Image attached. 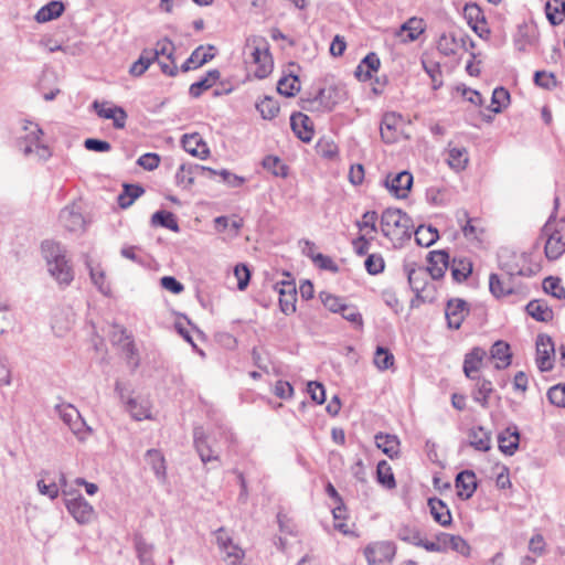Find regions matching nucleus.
I'll return each mask as SVG.
<instances>
[{"mask_svg":"<svg viewBox=\"0 0 565 565\" xmlns=\"http://www.w3.org/2000/svg\"><path fill=\"white\" fill-rule=\"evenodd\" d=\"M41 250L50 275L61 287L68 286L74 279V270L66 258L65 248L60 243L44 241Z\"/></svg>","mask_w":565,"mask_h":565,"instance_id":"f257e3e1","label":"nucleus"},{"mask_svg":"<svg viewBox=\"0 0 565 565\" xmlns=\"http://www.w3.org/2000/svg\"><path fill=\"white\" fill-rule=\"evenodd\" d=\"M412 218L401 209L388 207L381 215V232L388 238H409L413 228Z\"/></svg>","mask_w":565,"mask_h":565,"instance_id":"f03ea898","label":"nucleus"},{"mask_svg":"<svg viewBox=\"0 0 565 565\" xmlns=\"http://www.w3.org/2000/svg\"><path fill=\"white\" fill-rule=\"evenodd\" d=\"M23 129L25 135L21 136L18 141L20 151L28 158L33 157L38 161H46L52 152L46 145L40 142L43 135L42 129L38 124L31 121H26Z\"/></svg>","mask_w":565,"mask_h":565,"instance_id":"7ed1b4c3","label":"nucleus"},{"mask_svg":"<svg viewBox=\"0 0 565 565\" xmlns=\"http://www.w3.org/2000/svg\"><path fill=\"white\" fill-rule=\"evenodd\" d=\"M555 215L552 214L543 226L542 233L545 235V255L548 259L555 260L565 253V234L562 230L554 227Z\"/></svg>","mask_w":565,"mask_h":565,"instance_id":"20e7f679","label":"nucleus"},{"mask_svg":"<svg viewBox=\"0 0 565 565\" xmlns=\"http://www.w3.org/2000/svg\"><path fill=\"white\" fill-rule=\"evenodd\" d=\"M214 175H216V170L198 163L184 162L180 164L175 173V183L178 186L183 189H190L194 184L196 178H213Z\"/></svg>","mask_w":565,"mask_h":565,"instance_id":"39448f33","label":"nucleus"},{"mask_svg":"<svg viewBox=\"0 0 565 565\" xmlns=\"http://www.w3.org/2000/svg\"><path fill=\"white\" fill-rule=\"evenodd\" d=\"M250 49V56L253 63L256 65L254 74L257 78L263 79L267 77L274 67L273 57L266 42L259 45H248Z\"/></svg>","mask_w":565,"mask_h":565,"instance_id":"423d86ee","label":"nucleus"},{"mask_svg":"<svg viewBox=\"0 0 565 565\" xmlns=\"http://www.w3.org/2000/svg\"><path fill=\"white\" fill-rule=\"evenodd\" d=\"M65 507L78 524H89L95 519L93 505L82 494L66 500Z\"/></svg>","mask_w":565,"mask_h":565,"instance_id":"0eeeda50","label":"nucleus"},{"mask_svg":"<svg viewBox=\"0 0 565 565\" xmlns=\"http://www.w3.org/2000/svg\"><path fill=\"white\" fill-rule=\"evenodd\" d=\"M395 545L391 542H375L364 548L369 565H381L391 562L395 555Z\"/></svg>","mask_w":565,"mask_h":565,"instance_id":"6e6552de","label":"nucleus"},{"mask_svg":"<svg viewBox=\"0 0 565 565\" xmlns=\"http://www.w3.org/2000/svg\"><path fill=\"white\" fill-rule=\"evenodd\" d=\"M555 348L550 335L540 334L536 339V364L541 372H548L553 369V356Z\"/></svg>","mask_w":565,"mask_h":565,"instance_id":"1a4fd4ad","label":"nucleus"},{"mask_svg":"<svg viewBox=\"0 0 565 565\" xmlns=\"http://www.w3.org/2000/svg\"><path fill=\"white\" fill-rule=\"evenodd\" d=\"M93 108L95 109L98 117L104 119H111L116 129L125 128L128 116L122 107L111 105L108 102L95 100L93 103Z\"/></svg>","mask_w":565,"mask_h":565,"instance_id":"9d476101","label":"nucleus"},{"mask_svg":"<svg viewBox=\"0 0 565 565\" xmlns=\"http://www.w3.org/2000/svg\"><path fill=\"white\" fill-rule=\"evenodd\" d=\"M279 294V307L285 315H291L296 311L297 290L292 280H281L274 286Z\"/></svg>","mask_w":565,"mask_h":565,"instance_id":"9b49d317","label":"nucleus"},{"mask_svg":"<svg viewBox=\"0 0 565 565\" xmlns=\"http://www.w3.org/2000/svg\"><path fill=\"white\" fill-rule=\"evenodd\" d=\"M468 313L469 308L465 300L459 298L450 299L445 310L448 327L450 329H459Z\"/></svg>","mask_w":565,"mask_h":565,"instance_id":"f8f14e48","label":"nucleus"},{"mask_svg":"<svg viewBox=\"0 0 565 565\" xmlns=\"http://www.w3.org/2000/svg\"><path fill=\"white\" fill-rule=\"evenodd\" d=\"M413 184V175L408 171H401L394 177L387 175L385 185L397 199H405Z\"/></svg>","mask_w":565,"mask_h":565,"instance_id":"ddd939ff","label":"nucleus"},{"mask_svg":"<svg viewBox=\"0 0 565 565\" xmlns=\"http://www.w3.org/2000/svg\"><path fill=\"white\" fill-rule=\"evenodd\" d=\"M75 322V313L72 308H58L52 316V330L56 337H64Z\"/></svg>","mask_w":565,"mask_h":565,"instance_id":"4468645a","label":"nucleus"},{"mask_svg":"<svg viewBox=\"0 0 565 565\" xmlns=\"http://www.w3.org/2000/svg\"><path fill=\"white\" fill-rule=\"evenodd\" d=\"M193 440L195 450L204 465L207 462H220L218 455L214 454V450L207 443V436L205 435L203 427L199 426L194 428Z\"/></svg>","mask_w":565,"mask_h":565,"instance_id":"2eb2a0df","label":"nucleus"},{"mask_svg":"<svg viewBox=\"0 0 565 565\" xmlns=\"http://www.w3.org/2000/svg\"><path fill=\"white\" fill-rule=\"evenodd\" d=\"M55 409L58 413L60 418L75 435H79L83 431L86 424L77 408L71 404H61L56 405Z\"/></svg>","mask_w":565,"mask_h":565,"instance_id":"dca6fc26","label":"nucleus"},{"mask_svg":"<svg viewBox=\"0 0 565 565\" xmlns=\"http://www.w3.org/2000/svg\"><path fill=\"white\" fill-rule=\"evenodd\" d=\"M331 88H319L313 97L302 100V108L309 111H330L335 105V102L331 98Z\"/></svg>","mask_w":565,"mask_h":565,"instance_id":"f3484780","label":"nucleus"},{"mask_svg":"<svg viewBox=\"0 0 565 565\" xmlns=\"http://www.w3.org/2000/svg\"><path fill=\"white\" fill-rule=\"evenodd\" d=\"M427 259L426 274L428 273L433 279L443 278L449 267V254L446 250H431L428 253Z\"/></svg>","mask_w":565,"mask_h":565,"instance_id":"a211bd4d","label":"nucleus"},{"mask_svg":"<svg viewBox=\"0 0 565 565\" xmlns=\"http://www.w3.org/2000/svg\"><path fill=\"white\" fill-rule=\"evenodd\" d=\"M486 356V350L480 347L472 348V350L465 355L462 370L468 379L476 380L479 377L477 373L480 370Z\"/></svg>","mask_w":565,"mask_h":565,"instance_id":"6ab92c4d","label":"nucleus"},{"mask_svg":"<svg viewBox=\"0 0 565 565\" xmlns=\"http://www.w3.org/2000/svg\"><path fill=\"white\" fill-rule=\"evenodd\" d=\"M290 126L297 137L303 142H310L313 138V128L311 119L302 114H292L290 117Z\"/></svg>","mask_w":565,"mask_h":565,"instance_id":"aec40b11","label":"nucleus"},{"mask_svg":"<svg viewBox=\"0 0 565 565\" xmlns=\"http://www.w3.org/2000/svg\"><path fill=\"white\" fill-rule=\"evenodd\" d=\"M457 494L462 500L470 499L477 489V477L471 470H463L456 477Z\"/></svg>","mask_w":565,"mask_h":565,"instance_id":"412c9836","label":"nucleus"},{"mask_svg":"<svg viewBox=\"0 0 565 565\" xmlns=\"http://www.w3.org/2000/svg\"><path fill=\"white\" fill-rule=\"evenodd\" d=\"M402 122V116L395 113H386L381 121V137L384 142L393 143L397 140L398 126Z\"/></svg>","mask_w":565,"mask_h":565,"instance_id":"4be33fe9","label":"nucleus"},{"mask_svg":"<svg viewBox=\"0 0 565 565\" xmlns=\"http://www.w3.org/2000/svg\"><path fill=\"white\" fill-rule=\"evenodd\" d=\"M213 50V45H209L206 50L203 45L198 46L181 65V71L186 73L192 68H198L210 62L214 57V53H212Z\"/></svg>","mask_w":565,"mask_h":565,"instance_id":"5701e85b","label":"nucleus"},{"mask_svg":"<svg viewBox=\"0 0 565 565\" xmlns=\"http://www.w3.org/2000/svg\"><path fill=\"white\" fill-rule=\"evenodd\" d=\"M183 149L200 159H205L210 154V149L199 134L184 135L181 140Z\"/></svg>","mask_w":565,"mask_h":565,"instance_id":"b1692460","label":"nucleus"},{"mask_svg":"<svg viewBox=\"0 0 565 565\" xmlns=\"http://www.w3.org/2000/svg\"><path fill=\"white\" fill-rule=\"evenodd\" d=\"M60 223L68 232H79L84 228L83 215L74 206L64 207L58 215Z\"/></svg>","mask_w":565,"mask_h":565,"instance_id":"393cba45","label":"nucleus"},{"mask_svg":"<svg viewBox=\"0 0 565 565\" xmlns=\"http://www.w3.org/2000/svg\"><path fill=\"white\" fill-rule=\"evenodd\" d=\"M499 449L509 456H512L519 448L520 433L515 425L505 428L498 436Z\"/></svg>","mask_w":565,"mask_h":565,"instance_id":"a878e982","label":"nucleus"},{"mask_svg":"<svg viewBox=\"0 0 565 565\" xmlns=\"http://www.w3.org/2000/svg\"><path fill=\"white\" fill-rule=\"evenodd\" d=\"M490 356L495 361V369H505L511 364L512 354L510 345L502 341H495L490 349Z\"/></svg>","mask_w":565,"mask_h":565,"instance_id":"bb28decb","label":"nucleus"},{"mask_svg":"<svg viewBox=\"0 0 565 565\" xmlns=\"http://www.w3.org/2000/svg\"><path fill=\"white\" fill-rule=\"evenodd\" d=\"M469 445L478 451H489L491 449L490 433L482 426L472 427L469 433Z\"/></svg>","mask_w":565,"mask_h":565,"instance_id":"cd10ccee","label":"nucleus"},{"mask_svg":"<svg viewBox=\"0 0 565 565\" xmlns=\"http://www.w3.org/2000/svg\"><path fill=\"white\" fill-rule=\"evenodd\" d=\"M428 507L431 516L437 523L441 526H448L451 524L452 519L450 510L443 500L438 498H430L428 500Z\"/></svg>","mask_w":565,"mask_h":565,"instance_id":"c85d7f7f","label":"nucleus"},{"mask_svg":"<svg viewBox=\"0 0 565 565\" xmlns=\"http://www.w3.org/2000/svg\"><path fill=\"white\" fill-rule=\"evenodd\" d=\"M380 64L379 56L371 52L360 62L354 74L360 81H369L372 77V73L379 70Z\"/></svg>","mask_w":565,"mask_h":565,"instance_id":"c756f323","label":"nucleus"},{"mask_svg":"<svg viewBox=\"0 0 565 565\" xmlns=\"http://www.w3.org/2000/svg\"><path fill=\"white\" fill-rule=\"evenodd\" d=\"M375 444L391 459L399 454V439L395 435L379 433L375 435Z\"/></svg>","mask_w":565,"mask_h":565,"instance_id":"7c9ffc66","label":"nucleus"},{"mask_svg":"<svg viewBox=\"0 0 565 565\" xmlns=\"http://www.w3.org/2000/svg\"><path fill=\"white\" fill-rule=\"evenodd\" d=\"M489 289L495 298H501L514 294V285L511 277L504 279L497 274H491L489 277Z\"/></svg>","mask_w":565,"mask_h":565,"instance_id":"2f4dec72","label":"nucleus"},{"mask_svg":"<svg viewBox=\"0 0 565 565\" xmlns=\"http://www.w3.org/2000/svg\"><path fill=\"white\" fill-rule=\"evenodd\" d=\"M220 76L221 73L218 70H210L204 77L191 84L189 94L193 98H199L204 90L210 89L216 84V82L220 79Z\"/></svg>","mask_w":565,"mask_h":565,"instance_id":"473e14b6","label":"nucleus"},{"mask_svg":"<svg viewBox=\"0 0 565 565\" xmlns=\"http://www.w3.org/2000/svg\"><path fill=\"white\" fill-rule=\"evenodd\" d=\"M157 61V53H152V50L145 49L140 53L139 58L131 64L129 67V74L134 77H140L146 73L149 66Z\"/></svg>","mask_w":565,"mask_h":565,"instance_id":"72a5a7b5","label":"nucleus"},{"mask_svg":"<svg viewBox=\"0 0 565 565\" xmlns=\"http://www.w3.org/2000/svg\"><path fill=\"white\" fill-rule=\"evenodd\" d=\"M475 390L472 392L473 401L480 404L483 408L489 407V397L493 392V385L490 380L478 377Z\"/></svg>","mask_w":565,"mask_h":565,"instance_id":"f704fd0d","label":"nucleus"},{"mask_svg":"<svg viewBox=\"0 0 565 565\" xmlns=\"http://www.w3.org/2000/svg\"><path fill=\"white\" fill-rule=\"evenodd\" d=\"M65 7L61 1H50L47 4L43 6L35 14V20L39 23L49 22L51 20L57 19L63 14Z\"/></svg>","mask_w":565,"mask_h":565,"instance_id":"c9c22d12","label":"nucleus"},{"mask_svg":"<svg viewBox=\"0 0 565 565\" xmlns=\"http://www.w3.org/2000/svg\"><path fill=\"white\" fill-rule=\"evenodd\" d=\"M452 279L457 282L465 281L472 271V264L467 258H454L449 262Z\"/></svg>","mask_w":565,"mask_h":565,"instance_id":"e433bc0d","label":"nucleus"},{"mask_svg":"<svg viewBox=\"0 0 565 565\" xmlns=\"http://www.w3.org/2000/svg\"><path fill=\"white\" fill-rule=\"evenodd\" d=\"M526 312L536 321L547 322L553 318L552 309L543 301L532 300L526 305Z\"/></svg>","mask_w":565,"mask_h":565,"instance_id":"4c0bfd02","label":"nucleus"},{"mask_svg":"<svg viewBox=\"0 0 565 565\" xmlns=\"http://www.w3.org/2000/svg\"><path fill=\"white\" fill-rule=\"evenodd\" d=\"M152 226H161L172 232L178 233L180 231L177 218L172 212L160 210L151 216Z\"/></svg>","mask_w":565,"mask_h":565,"instance_id":"58836bf2","label":"nucleus"},{"mask_svg":"<svg viewBox=\"0 0 565 565\" xmlns=\"http://www.w3.org/2000/svg\"><path fill=\"white\" fill-rule=\"evenodd\" d=\"M145 190L139 184H124L122 192L118 195V204L121 209H127L143 194Z\"/></svg>","mask_w":565,"mask_h":565,"instance_id":"ea45409f","label":"nucleus"},{"mask_svg":"<svg viewBox=\"0 0 565 565\" xmlns=\"http://www.w3.org/2000/svg\"><path fill=\"white\" fill-rule=\"evenodd\" d=\"M425 31V23L423 19L411 18L404 24H402L398 35H402L404 32H407L406 39L404 41H415L419 38V35Z\"/></svg>","mask_w":565,"mask_h":565,"instance_id":"a19ab883","label":"nucleus"},{"mask_svg":"<svg viewBox=\"0 0 565 565\" xmlns=\"http://www.w3.org/2000/svg\"><path fill=\"white\" fill-rule=\"evenodd\" d=\"M117 341L124 342L122 351L126 355V359L128 363L131 364L134 369H136L139 365L138 352L134 341L125 329L120 330V335Z\"/></svg>","mask_w":565,"mask_h":565,"instance_id":"79ce46f5","label":"nucleus"},{"mask_svg":"<svg viewBox=\"0 0 565 565\" xmlns=\"http://www.w3.org/2000/svg\"><path fill=\"white\" fill-rule=\"evenodd\" d=\"M146 458L148 460V463L151 466V469L153 470L157 478L161 481H164L166 463H164V457L162 456V454L157 449H149L146 452Z\"/></svg>","mask_w":565,"mask_h":565,"instance_id":"37998d69","label":"nucleus"},{"mask_svg":"<svg viewBox=\"0 0 565 565\" xmlns=\"http://www.w3.org/2000/svg\"><path fill=\"white\" fill-rule=\"evenodd\" d=\"M300 90V81L296 75L281 77L277 83V92L286 97H292Z\"/></svg>","mask_w":565,"mask_h":565,"instance_id":"c03bdc74","label":"nucleus"},{"mask_svg":"<svg viewBox=\"0 0 565 565\" xmlns=\"http://www.w3.org/2000/svg\"><path fill=\"white\" fill-rule=\"evenodd\" d=\"M438 231L431 225H419L415 231V241L419 246L429 247L438 239Z\"/></svg>","mask_w":565,"mask_h":565,"instance_id":"a18cd8bd","label":"nucleus"},{"mask_svg":"<svg viewBox=\"0 0 565 565\" xmlns=\"http://www.w3.org/2000/svg\"><path fill=\"white\" fill-rule=\"evenodd\" d=\"M441 541L444 545V552L448 548L460 553L461 555L469 554V545L468 543L459 535H451L447 533H441Z\"/></svg>","mask_w":565,"mask_h":565,"instance_id":"49530a36","label":"nucleus"},{"mask_svg":"<svg viewBox=\"0 0 565 565\" xmlns=\"http://www.w3.org/2000/svg\"><path fill=\"white\" fill-rule=\"evenodd\" d=\"M426 270L423 267L407 269L408 284L417 297L424 290L426 285Z\"/></svg>","mask_w":565,"mask_h":565,"instance_id":"de8ad7c7","label":"nucleus"},{"mask_svg":"<svg viewBox=\"0 0 565 565\" xmlns=\"http://www.w3.org/2000/svg\"><path fill=\"white\" fill-rule=\"evenodd\" d=\"M377 482L387 489H393L396 486L394 475L391 466L385 460H381L376 467Z\"/></svg>","mask_w":565,"mask_h":565,"instance_id":"09e8293b","label":"nucleus"},{"mask_svg":"<svg viewBox=\"0 0 565 565\" xmlns=\"http://www.w3.org/2000/svg\"><path fill=\"white\" fill-rule=\"evenodd\" d=\"M262 164L275 177L286 178L288 175L289 168L276 156H266Z\"/></svg>","mask_w":565,"mask_h":565,"instance_id":"8fccbe9b","label":"nucleus"},{"mask_svg":"<svg viewBox=\"0 0 565 565\" xmlns=\"http://www.w3.org/2000/svg\"><path fill=\"white\" fill-rule=\"evenodd\" d=\"M126 409L136 420L150 418V408L147 402L139 403L136 398H128Z\"/></svg>","mask_w":565,"mask_h":565,"instance_id":"3c124183","label":"nucleus"},{"mask_svg":"<svg viewBox=\"0 0 565 565\" xmlns=\"http://www.w3.org/2000/svg\"><path fill=\"white\" fill-rule=\"evenodd\" d=\"M256 109L264 119L270 120L279 113V105L274 98L265 96L260 102L256 103Z\"/></svg>","mask_w":565,"mask_h":565,"instance_id":"603ef678","label":"nucleus"},{"mask_svg":"<svg viewBox=\"0 0 565 565\" xmlns=\"http://www.w3.org/2000/svg\"><path fill=\"white\" fill-rule=\"evenodd\" d=\"M510 103V93L504 87H497L491 97V110L501 113Z\"/></svg>","mask_w":565,"mask_h":565,"instance_id":"864d4df0","label":"nucleus"},{"mask_svg":"<svg viewBox=\"0 0 565 565\" xmlns=\"http://www.w3.org/2000/svg\"><path fill=\"white\" fill-rule=\"evenodd\" d=\"M42 478L38 480L36 487L40 494L45 495L50 498L51 500H54L60 494V487L57 482L52 480L51 482L46 483L44 477L49 476L47 471L41 472Z\"/></svg>","mask_w":565,"mask_h":565,"instance_id":"5fc2aeb1","label":"nucleus"},{"mask_svg":"<svg viewBox=\"0 0 565 565\" xmlns=\"http://www.w3.org/2000/svg\"><path fill=\"white\" fill-rule=\"evenodd\" d=\"M448 163L456 170H463L468 163V154L465 148H452L448 153Z\"/></svg>","mask_w":565,"mask_h":565,"instance_id":"6e6d98bb","label":"nucleus"},{"mask_svg":"<svg viewBox=\"0 0 565 565\" xmlns=\"http://www.w3.org/2000/svg\"><path fill=\"white\" fill-rule=\"evenodd\" d=\"M543 289L546 294L556 299L565 298V289L561 285V279L557 277L548 276L543 280Z\"/></svg>","mask_w":565,"mask_h":565,"instance_id":"4d7b16f0","label":"nucleus"},{"mask_svg":"<svg viewBox=\"0 0 565 565\" xmlns=\"http://www.w3.org/2000/svg\"><path fill=\"white\" fill-rule=\"evenodd\" d=\"M332 515L334 519V529L343 534H348L349 527L344 522L347 519V508L343 502H339L332 508Z\"/></svg>","mask_w":565,"mask_h":565,"instance_id":"13d9d810","label":"nucleus"},{"mask_svg":"<svg viewBox=\"0 0 565 565\" xmlns=\"http://www.w3.org/2000/svg\"><path fill=\"white\" fill-rule=\"evenodd\" d=\"M463 14L465 19L467 20V23L471 28L473 24L483 23L486 22L484 14L481 10V8L476 3H468L463 8Z\"/></svg>","mask_w":565,"mask_h":565,"instance_id":"bf43d9fd","label":"nucleus"},{"mask_svg":"<svg viewBox=\"0 0 565 565\" xmlns=\"http://www.w3.org/2000/svg\"><path fill=\"white\" fill-rule=\"evenodd\" d=\"M423 68L428 74L433 82V89H438L443 85L441 68L439 63L433 61H422Z\"/></svg>","mask_w":565,"mask_h":565,"instance_id":"052dcab7","label":"nucleus"},{"mask_svg":"<svg viewBox=\"0 0 565 565\" xmlns=\"http://www.w3.org/2000/svg\"><path fill=\"white\" fill-rule=\"evenodd\" d=\"M437 49L445 56H451L456 54V36L454 34L443 33L437 42Z\"/></svg>","mask_w":565,"mask_h":565,"instance_id":"680f3d73","label":"nucleus"},{"mask_svg":"<svg viewBox=\"0 0 565 565\" xmlns=\"http://www.w3.org/2000/svg\"><path fill=\"white\" fill-rule=\"evenodd\" d=\"M374 364L379 370L385 371L393 366L394 355L387 349L377 347L374 354Z\"/></svg>","mask_w":565,"mask_h":565,"instance_id":"e2e57ef3","label":"nucleus"},{"mask_svg":"<svg viewBox=\"0 0 565 565\" xmlns=\"http://www.w3.org/2000/svg\"><path fill=\"white\" fill-rule=\"evenodd\" d=\"M89 276L93 284L103 295L108 296L110 294V286L106 282L105 273L102 269L89 267Z\"/></svg>","mask_w":565,"mask_h":565,"instance_id":"0e129e2a","label":"nucleus"},{"mask_svg":"<svg viewBox=\"0 0 565 565\" xmlns=\"http://www.w3.org/2000/svg\"><path fill=\"white\" fill-rule=\"evenodd\" d=\"M225 554V561L230 565H244V551L236 544H232L227 550H221Z\"/></svg>","mask_w":565,"mask_h":565,"instance_id":"69168bd1","label":"nucleus"},{"mask_svg":"<svg viewBox=\"0 0 565 565\" xmlns=\"http://www.w3.org/2000/svg\"><path fill=\"white\" fill-rule=\"evenodd\" d=\"M364 266L370 275H377L384 270L385 263L380 254H371L365 259Z\"/></svg>","mask_w":565,"mask_h":565,"instance_id":"338daca9","label":"nucleus"},{"mask_svg":"<svg viewBox=\"0 0 565 565\" xmlns=\"http://www.w3.org/2000/svg\"><path fill=\"white\" fill-rule=\"evenodd\" d=\"M548 401L558 407H565V384H557L547 392Z\"/></svg>","mask_w":565,"mask_h":565,"instance_id":"774afa93","label":"nucleus"}]
</instances>
